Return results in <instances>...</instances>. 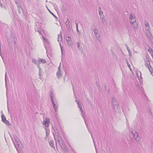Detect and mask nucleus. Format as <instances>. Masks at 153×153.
I'll return each instance as SVG.
<instances>
[{
	"instance_id": "f257e3e1",
	"label": "nucleus",
	"mask_w": 153,
	"mask_h": 153,
	"mask_svg": "<svg viewBox=\"0 0 153 153\" xmlns=\"http://www.w3.org/2000/svg\"><path fill=\"white\" fill-rule=\"evenodd\" d=\"M14 139H13V142L15 147L17 150L18 152L19 153V139L18 137L16 135L13 136Z\"/></svg>"
},
{
	"instance_id": "f03ea898",
	"label": "nucleus",
	"mask_w": 153,
	"mask_h": 153,
	"mask_svg": "<svg viewBox=\"0 0 153 153\" xmlns=\"http://www.w3.org/2000/svg\"><path fill=\"white\" fill-rule=\"evenodd\" d=\"M51 99V100L52 104L53 105V107L55 110V111L56 112L57 110L58 109L57 106L56 105V104L55 102V101L54 100L53 98L54 97V94L51 91H50V93L49 94Z\"/></svg>"
},
{
	"instance_id": "7ed1b4c3",
	"label": "nucleus",
	"mask_w": 153,
	"mask_h": 153,
	"mask_svg": "<svg viewBox=\"0 0 153 153\" xmlns=\"http://www.w3.org/2000/svg\"><path fill=\"white\" fill-rule=\"evenodd\" d=\"M116 100L113 98H112L111 107L114 112H116L118 109V105H116Z\"/></svg>"
},
{
	"instance_id": "20e7f679",
	"label": "nucleus",
	"mask_w": 153,
	"mask_h": 153,
	"mask_svg": "<svg viewBox=\"0 0 153 153\" xmlns=\"http://www.w3.org/2000/svg\"><path fill=\"white\" fill-rule=\"evenodd\" d=\"M13 19L16 25H19V19L18 15L14 10L13 11Z\"/></svg>"
},
{
	"instance_id": "39448f33",
	"label": "nucleus",
	"mask_w": 153,
	"mask_h": 153,
	"mask_svg": "<svg viewBox=\"0 0 153 153\" xmlns=\"http://www.w3.org/2000/svg\"><path fill=\"white\" fill-rule=\"evenodd\" d=\"M59 144L60 146L61 149L64 151H65L66 150V146L64 142L62 141H61L59 140H58Z\"/></svg>"
},
{
	"instance_id": "423d86ee",
	"label": "nucleus",
	"mask_w": 153,
	"mask_h": 153,
	"mask_svg": "<svg viewBox=\"0 0 153 153\" xmlns=\"http://www.w3.org/2000/svg\"><path fill=\"white\" fill-rule=\"evenodd\" d=\"M129 21L131 24L133 25L135 23H136V19L135 16L132 13L129 16Z\"/></svg>"
},
{
	"instance_id": "0eeeda50",
	"label": "nucleus",
	"mask_w": 153,
	"mask_h": 153,
	"mask_svg": "<svg viewBox=\"0 0 153 153\" xmlns=\"http://www.w3.org/2000/svg\"><path fill=\"white\" fill-rule=\"evenodd\" d=\"M95 26H93L92 27V29H93V31L94 32V34L96 36L97 38V36H98L99 37V31L97 29H96V28H94V27H95Z\"/></svg>"
},
{
	"instance_id": "6e6552de",
	"label": "nucleus",
	"mask_w": 153,
	"mask_h": 153,
	"mask_svg": "<svg viewBox=\"0 0 153 153\" xmlns=\"http://www.w3.org/2000/svg\"><path fill=\"white\" fill-rule=\"evenodd\" d=\"M133 137L136 140V141H137V139L138 138V135L137 134V133L136 132V131H135L134 132L133 131H131V133Z\"/></svg>"
},
{
	"instance_id": "1a4fd4ad",
	"label": "nucleus",
	"mask_w": 153,
	"mask_h": 153,
	"mask_svg": "<svg viewBox=\"0 0 153 153\" xmlns=\"http://www.w3.org/2000/svg\"><path fill=\"white\" fill-rule=\"evenodd\" d=\"M145 66L149 69L151 74H152V71L153 69L150 65V62H149V63H146L145 64Z\"/></svg>"
},
{
	"instance_id": "9d476101",
	"label": "nucleus",
	"mask_w": 153,
	"mask_h": 153,
	"mask_svg": "<svg viewBox=\"0 0 153 153\" xmlns=\"http://www.w3.org/2000/svg\"><path fill=\"white\" fill-rule=\"evenodd\" d=\"M49 120L47 119L46 120H44L43 122V125L45 127H48L49 126Z\"/></svg>"
},
{
	"instance_id": "9b49d317",
	"label": "nucleus",
	"mask_w": 153,
	"mask_h": 153,
	"mask_svg": "<svg viewBox=\"0 0 153 153\" xmlns=\"http://www.w3.org/2000/svg\"><path fill=\"white\" fill-rule=\"evenodd\" d=\"M53 134L54 136V138L55 139H56L55 137H56L57 139L58 140H59V139L60 138V135H59V133L57 134H54V133H53Z\"/></svg>"
},
{
	"instance_id": "f8f14e48",
	"label": "nucleus",
	"mask_w": 153,
	"mask_h": 153,
	"mask_svg": "<svg viewBox=\"0 0 153 153\" xmlns=\"http://www.w3.org/2000/svg\"><path fill=\"white\" fill-rule=\"evenodd\" d=\"M66 40L69 46H71L72 45L73 43L71 39H66Z\"/></svg>"
},
{
	"instance_id": "ddd939ff",
	"label": "nucleus",
	"mask_w": 153,
	"mask_h": 153,
	"mask_svg": "<svg viewBox=\"0 0 153 153\" xmlns=\"http://www.w3.org/2000/svg\"><path fill=\"white\" fill-rule=\"evenodd\" d=\"M49 145L50 146L54 149L55 148L54 147L53 141L52 140H51L49 142Z\"/></svg>"
},
{
	"instance_id": "4468645a",
	"label": "nucleus",
	"mask_w": 153,
	"mask_h": 153,
	"mask_svg": "<svg viewBox=\"0 0 153 153\" xmlns=\"http://www.w3.org/2000/svg\"><path fill=\"white\" fill-rule=\"evenodd\" d=\"M76 44L77 46L78 49L79 50H81L82 49V48L81 45H80V42H77L76 43Z\"/></svg>"
},
{
	"instance_id": "2eb2a0df",
	"label": "nucleus",
	"mask_w": 153,
	"mask_h": 153,
	"mask_svg": "<svg viewBox=\"0 0 153 153\" xmlns=\"http://www.w3.org/2000/svg\"><path fill=\"white\" fill-rule=\"evenodd\" d=\"M39 64H40V62L43 64H44L46 63V62L45 59H41L40 58H39Z\"/></svg>"
},
{
	"instance_id": "dca6fc26",
	"label": "nucleus",
	"mask_w": 153,
	"mask_h": 153,
	"mask_svg": "<svg viewBox=\"0 0 153 153\" xmlns=\"http://www.w3.org/2000/svg\"><path fill=\"white\" fill-rule=\"evenodd\" d=\"M125 46H126V47L128 52V53H129V56H131V54H132V53L131 52V51L129 50V48L128 47V46L126 44L125 45Z\"/></svg>"
},
{
	"instance_id": "f3484780",
	"label": "nucleus",
	"mask_w": 153,
	"mask_h": 153,
	"mask_svg": "<svg viewBox=\"0 0 153 153\" xmlns=\"http://www.w3.org/2000/svg\"><path fill=\"white\" fill-rule=\"evenodd\" d=\"M38 68L39 69V76H42V73H41V70H42V69L40 67V65H39V64H38Z\"/></svg>"
},
{
	"instance_id": "a211bd4d",
	"label": "nucleus",
	"mask_w": 153,
	"mask_h": 153,
	"mask_svg": "<svg viewBox=\"0 0 153 153\" xmlns=\"http://www.w3.org/2000/svg\"><path fill=\"white\" fill-rule=\"evenodd\" d=\"M62 74L61 73V72H57L56 73V76L57 78L58 79H59L61 76H62Z\"/></svg>"
},
{
	"instance_id": "6ab92c4d",
	"label": "nucleus",
	"mask_w": 153,
	"mask_h": 153,
	"mask_svg": "<svg viewBox=\"0 0 153 153\" xmlns=\"http://www.w3.org/2000/svg\"><path fill=\"white\" fill-rule=\"evenodd\" d=\"M32 61L33 63H34L35 64H36L38 65V64H39V61L38 62L36 60L34 59H33L32 60Z\"/></svg>"
},
{
	"instance_id": "aec40b11",
	"label": "nucleus",
	"mask_w": 153,
	"mask_h": 153,
	"mask_svg": "<svg viewBox=\"0 0 153 153\" xmlns=\"http://www.w3.org/2000/svg\"><path fill=\"white\" fill-rule=\"evenodd\" d=\"M100 19L102 21V23H104L105 22V19L104 16L103 15L102 16H100Z\"/></svg>"
},
{
	"instance_id": "412c9836",
	"label": "nucleus",
	"mask_w": 153,
	"mask_h": 153,
	"mask_svg": "<svg viewBox=\"0 0 153 153\" xmlns=\"http://www.w3.org/2000/svg\"><path fill=\"white\" fill-rule=\"evenodd\" d=\"M46 7L48 10L50 12V13L55 18H57V17L48 8L47 6H46Z\"/></svg>"
},
{
	"instance_id": "4be33fe9",
	"label": "nucleus",
	"mask_w": 153,
	"mask_h": 153,
	"mask_svg": "<svg viewBox=\"0 0 153 153\" xmlns=\"http://www.w3.org/2000/svg\"><path fill=\"white\" fill-rule=\"evenodd\" d=\"M135 23L136 24H135V25H134L133 26V30L135 31H136L137 28V27H138V26L137 25V23L136 22Z\"/></svg>"
},
{
	"instance_id": "5701e85b",
	"label": "nucleus",
	"mask_w": 153,
	"mask_h": 153,
	"mask_svg": "<svg viewBox=\"0 0 153 153\" xmlns=\"http://www.w3.org/2000/svg\"><path fill=\"white\" fill-rule=\"evenodd\" d=\"M16 4V5L18 8L19 7V0H14ZM18 11L19 12V8H18Z\"/></svg>"
},
{
	"instance_id": "b1692460",
	"label": "nucleus",
	"mask_w": 153,
	"mask_h": 153,
	"mask_svg": "<svg viewBox=\"0 0 153 153\" xmlns=\"http://www.w3.org/2000/svg\"><path fill=\"white\" fill-rule=\"evenodd\" d=\"M1 117L2 121L3 122H4V121H5L6 120V118L4 114H2L1 115Z\"/></svg>"
},
{
	"instance_id": "393cba45",
	"label": "nucleus",
	"mask_w": 153,
	"mask_h": 153,
	"mask_svg": "<svg viewBox=\"0 0 153 153\" xmlns=\"http://www.w3.org/2000/svg\"><path fill=\"white\" fill-rule=\"evenodd\" d=\"M3 122L7 126H10V125L9 121L7 120H6L5 121H4Z\"/></svg>"
},
{
	"instance_id": "a878e982",
	"label": "nucleus",
	"mask_w": 153,
	"mask_h": 153,
	"mask_svg": "<svg viewBox=\"0 0 153 153\" xmlns=\"http://www.w3.org/2000/svg\"><path fill=\"white\" fill-rule=\"evenodd\" d=\"M61 9L62 10V12L63 13H65V7H64L63 6H62L61 8Z\"/></svg>"
},
{
	"instance_id": "bb28decb",
	"label": "nucleus",
	"mask_w": 153,
	"mask_h": 153,
	"mask_svg": "<svg viewBox=\"0 0 153 153\" xmlns=\"http://www.w3.org/2000/svg\"><path fill=\"white\" fill-rule=\"evenodd\" d=\"M148 51L151 54V53H153V51L151 48H149Z\"/></svg>"
},
{
	"instance_id": "cd10ccee",
	"label": "nucleus",
	"mask_w": 153,
	"mask_h": 153,
	"mask_svg": "<svg viewBox=\"0 0 153 153\" xmlns=\"http://www.w3.org/2000/svg\"><path fill=\"white\" fill-rule=\"evenodd\" d=\"M58 41L59 42V37L60 36V39H61V41L62 40V35L61 34V33H60V35H58Z\"/></svg>"
},
{
	"instance_id": "c85d7f7f",
	"label": "nucleus",
	"mask_w": 153,
	"mask_h": 153,
	"mask_svg": "<svg viewBox=\"0 0 153 153\" xmlns=\"http://www.w3.org/2000/svg\"><path fill=\"white\" fill-rule=\"evenodd\" d=\"M87 129H88V131L91 134V137L93 139V143L94 144H95V143H94V138H93V136H92V134L91 133V132L90 131V129H89V128H87Z\"/></svg>"
},
{
	"instance_id": "c756f323",
	"label": "nucleus",
	"mask_w": 153,
	"mask_h": 153,
	"mask_svg": "<svg viewBox=\"0 0 153 153\" xmlns=\"http://www.w3.org/2000/svg\"><path fill=\"white\" fill-rule=\"evenodd\" d=\"M149 56H146V59L147 61V63H149V62H150L149 59Z\"/></svg>"
},
{
	"instance_id": "7c9ffc66",
	"label": "nucleus",
	"mask_w": 153,
	"mask_h": 153,
	"mask_svg": "<svg viewBox=\"0 0 153 153\" xmlns=\"http://www.w3.org/2000/svg\"><path fill=\"white\" fill-rule=\"evenodd\" d=\"M54 134H57L59 133V131L56 128H54Z\"/></svg>"
},
{
	"instance_id": "2f4dec72",
	"label": "nucleus",
	"mask_w": 153,
	"mask_h": 153,
	"mask_svg": "<svg viewBox=\"0 0 153 153\" xmlns=\"http://www.w3.org/2000/svg\"><path fill=\"white\" fill-rule=\"evenodd\" d=\"M7 72H6L5 74V85H7Z\"/></svg>"
},
{
	"instance_id": "473e14b6",
	"label": "nucleus",
	"mask_w": 153,
	"mask_h": 153,
	"mask_svg": "<svg viewBox=\"0 0 153 153\" xmlns=\"http://www.w3.org/2000/svg\"><path fill=\"white\" fill-rule=\"evenodd\" d=\"M77 105H78V107L79 108H80L81 107H82V105H81V103H79V101H78L77 102Z\"/></svg>"
},
{
	"instance_id": "72a5a7b5",
	"label": "nucleus",
	"mask_w": 153,
	"mask_h": 153,
	"mask_svg": "<svg viewBox=\"0 0 153 153\" xmlns=\"http://www.w3.org/2000/svg\"><path fill=\"white\" fill-rule=\"evenodd\" d=\"M61 52L62 53H64V54H65V51L63 49V48L62 46H61Z\"/></svg>"
},
{
	"instance_id": "f704fd0d",
	"label": "nucleus",
	"mask_w": 153,
	"mask_h": 153,
	"mask_svg": "<svg viewBox=\"0 0 153 153\" xmlns=\"http://www.w3.org/2000/svg\"><path fill=\"white\" fill-rule=\"evenodd\" d=\"M66 27L67 28V29L68 30H70V25L69 24H67L66 25Z\"/></svg>"
},
{
	"instance_id": "c9c22d12",
	"label": "nucleus",
	"mask_w": 153,
	"mask_h": 153,
	"mask_svg": "<svg viewBox=\"0 0 153 153\" xmlns=\"http://www.w3.org/2000/svg\"><path fill=\"white\" fill-rule=\"evenodd\" d=\"M98 10L99 12V14H100V16H102L103 15V13L101 11V10H99V9H98Z\"/></svg>"
},
{
	"instance_id": "e433bc0d",
	"label": "nucleus",
	"mask_w": 153,
	"mask_h": 153,
	"mask_svg": "<svg viewBox=\"0 0 153 153\" xmlns=\"http://www.w3.org/2000/svg\"><path fill=\"white\" fill-rule=\"evenodd\" d=\"M145 25L147 27H149V23L147 22H146V23H145Z\"/></svg>"
},
{
	"instance_id": "4c0bfd02",
	"label": "nucleus",
	"mask_w": 153,
	"mask_h": 153,
	"mask_svg": "<svg viewBox=\"0 0 153 153\" xmlns=\"http://www.w3.org/2000/svg\"><path fill=\"white\" fill-rule=\"evenodd\" d=\"M69 22H69V21L68 19H67V21L65 22L66 25L69 24Z\"/></svg>"
},
{
	"instance_id": "58836bf2",
	"label": "nucleus",
	"mask_w": 153,
	"mask_h": 153,
	"mask_svg": "<svg viewBox=\"0 0 153 153\" xmlns=\"http://www.w3.org/2000/svg\"><path fill=\"white\" fill-rule=\"evenodd\" d=\"M43 38V40H44L45 42H48V39H47L46 38H45L44 37H42Z\"/></svg>"
},
{
	"instance_id": "ea45409f",
	"label": "nucleus",
	"mask_w": 153,
	"mask_h": 153,
	"mask_svg": "<svg viewBox=\"0 0 153 153\" xmlns=\"http://www.w3.org/2000/svg\"><path fill=\"white\" fill-rule=\"evenodd\" d=\"M49 132H48V131L46 130V138H47V137L49 135Z\"/></svg>"
},
{
	"instance_id": "a19ab883",
	"label": "nucleus",
	"mask_w": 153,
	"mask_h": 153,
	"mask_svg": "<svg viewBox=\"0 0 153 153\" xmlns=\"http://www.w3.org/2000/svg\"><path fill=\"white\" fill-rule=\"evenodd\" d=\"M80 108V110L81 111V112L82 114H83V110H82V107H81V108Z\"/></svg>"
},
{
	"instance_id": "79ce46f5",
	"label": "nucleus",
	"mask_w": 153,
	"mask_h": 153,
	"mask_svg": "<svg viewBox=\"0 0 153 153\" xmlns=\"http://www.w3.org/2000/svg\"><path fill=\"white\" fill-rule=\"evenodd\" d=\"M60 65H59V67L58 68V71H57V72H60Z\"/></svg>"
},
{
	"instance_id": "37998d69",
	"label": "nucleus",
	"mask_w": 153,
	"mask_h": 153,
	"mask_svg": "<svg viewBox=\"0 0 153 153\" xmlns=\"http://www.w3.org/2000/svg\"><path fill=\"white\" fill-rule=\"evenodd\" d=\"M150 29V27H147V28H146V30L149 31V30Z\"/></svg>"
},
{
	"instance_id": "c03bdc74",
	"label": "nucleus",
	"mask_w": 153,
	"mask_h": 153,
	"mask_svg": "<svg viewBox=\"0 0 153 153\" xmlns=\"http://www.w3.org/2000/svg\"><path fill=\"white\" fill-rule=\"evenodd\" d=\"M85 124L86 125V127L87 128H89L88 127V124H87V123L85 121Z\"/></svg>"
},
{
	"instance_id": "a18cd8bd",
	"label": "nucleus",
	"mask_w": 153,
	"mask_h": 153,
	"mask_svg": "<svg viewBox=\"0 0 153 153\" xmlns=\"http://www.w3.org/2000/svg\"><path fill=\"white\" fill-rule=\"evenodd\" d=\"M105 91H106L107 90H108V91H109V90L106 87V86L105 85Z\"/></svg>"
},
{
	"instance_id": "49530a36",
	"label": "nucleus",
	"mask_w": 153,
	"mask_h": 153,
	"mask_svg": "<svg viewBox=\"0 0 153 153\" xmlns=\"http://www.w3.org/2000/svg\"><path fill=\"white\" fill-rule=\"evenodd\" d=\"M76 31L78 33H80V32H79V29H78V27H76Z\"/></svg>"
},
{
	"instance_id": "de8ad7c7",
	"label": "nucleus",
	"mask_w": 153,
	"mask_h": 153,
	"mask_svg": "<svg viewBox=\"0 0 153 153\" xmlns=\"http://www.w3.org/2000/svg\"><path fill=\"white\" fill-rule=\"evenodd\" d=\"M9 48H10V50H11V49H12V46H11L10 45L9 46Z\"/></svg>"
},
{
	"instance_id": "09e8293b",
	"label": "nucleus",
	"mask_w": 153,
	"mask_h": 153,
	"mask_svg": "<svg viewBox=\"0 0 153 153\" xmlns=\"http://www.w3.org/2000/svg\"><path fill=\"white\" fill-rule=\"evenodd\" d=\"M76 27H78V24L76 23Z\"/></svg>"
},
{
	"instance_id": "8fccbe9b",
	"label": "nucleus",
	"mask_w": 153,
	"mask_h": 153,
	"mask_svg": "<svg viewBox=\"0 0 153 153\" xmlns=\"http://www.w3.org/2000/svg\"><path fill=\"white\" fill-rule=\"evenodd\" d=\"M128 66L129 67V68H130V69L131 70V69L130 68V65L128 64Z\"/></svg>"
},
{
	"instance_id": "3c124183",
	"label": "nucleus",
	"mask_w": 153,
	"mask_h": 153,
	"mask_svg": "<svg viewBox=\"0 0 153 153\" xmlns=\"http://www.w3.org/2000/svg\"><path fill=\"white\" fill-rule=\"evenodd\" d=\"M67 38H69V39H71V37L69 36H67Z\"/></svg>"
},
{
	"instance_id": "603ef678",
	"label": "nucleus",
	"mask_w": 153,
	"mask_h": 153,
	"mask_svg": "<svg viewBox=\"0 0 153 153\" xmlns=\"http://www.w3.org/2000/svg\"><path fill=\"white\" fill-rule=\"evenodd\" d=\"M62 55H64L65 54H64V53H62Z\"/></svg>"
},
{
	"instance_id": "864d4df0",
	"label": "nucleus",
	"mask_w": 153,
	"mask_h": 153,
	"mask_svg": "<svg viewBox=\"0 0 153 153\" xmlns=\"http://www.w3.org/2000/svg\"><path fill=\"white\" fill-rule=\"evenodd\" d=\"M38 31L39 32V33L41 34V31L40 30H38Z\"/></svg>"
},
{
	"instance_id": "5fc2aeb1",
	"label": "nucleus",
	"mask_w": 153,
	"mask_h": 153,
	"mask_svg": "<svg viewBox=\"0 0 153 153\" xmlns=\"http://www.w3.org/2000/svg\"><path fill=\"white\" fill-rule=\"evenodd\" d=\"M36 29L38 31V30H39V28H37L36 29H35V30Z\"/></svg>"
},
{
	"instance_id": "6e6d98bb",
	"label": "nucleus",
	"mask_w": 153,
	"mask_h": 153,
	"mask_svg": "<svg viewBox=\"0 0 153 153\" xmlns=\"http://www.w3.org/2000/svg\"><path fill=\"white\" fill-rule=\"evenodd\" d=\"M101 9V8L100 7H99V9H99V10H100Z\"/></svg>"
},
{
	"instance_id": "4d7b16f0",
	"label": "nucleus",
	"mask_w": 153,
	"mask_h": 153,
	"mask_svg": "<svg viewBox=\"0 0 153 153\" xmlns=\"http://www.w3.org/2000/svg\"><path fill=\"white\" fill-rule=\"evenodd\" d=\"M152 76H153V70H152Z\"/></svg>"
},
{
	"instance_id": "13d9d810",
	"label": "nucleus",
	"mask_w": 153,
	"mask_h": 153,
	"mask_svg": "<svg viewBox=\"0 0 153 153\" xmlns=\"http://www.w3.org/2000/svg\"><path fill=\"white\" fill-rule=\"evenodd\" d=\"M72 87H73V91H74V86L73 85L72 86Z\"/></svg>"
},
{
	"instance_id": "bf43d9fd",
	"label": "nucleus",
	"mask_w": 153,
	"mask_h": 153,
	"mask_svg": "<svg viewBox=\"0 0 153 153\" xmlns=\"http://www.w3.org/2000/svg\"><path fill=\"white\" fill-rule=\"evenodd\" d=\"M14 44H16V42L15 41L14 42Z\"/></svg>"
},
{
	"instance_id": "052dcab7",
	"label": "nucleus",
	"mask_w": 153,
	"mask_h": 153,
	"mask_svg": "<svg viewBox=\"0 0 153 153\" xmlns=\"http://www.w3.org/2000/svg\"><path fill=\"white\" fill-rule=\"evenodd\" d=\"M134 21V20H132V21Z\"/></svg>"
},
{
	"instance_id": "680f3d73",
	"label": "nucleus",
	"mask_w": 153,
	"mask_h": 153,
	"mask_svg": "<svg viewBox=\"0 0 153 153\" xmlns=\"http://www.w3.org/2000/svg\"><path fill=\"white\" fill-rule=\"evenodd\" d=\"M109 91H108V94H109Z\"/></svg>"
},
{
	"instance_id": "e2e57ef3",
	"label": "nucleus",
	"mask_w": 153,
	"mask_h": 153,
	"mask_svg": "<svg viewBox=\"0 0 153 153\" xmlns=\"http://www.w3.org/2000/svg\"><path fill=\"white\" fill-rule=\"evenodd\" d=\"M47 2V1H46V2Z\"/></svg>"
},
{
	"instance_id": "0e129e2a",
	"label": "nucleus",
	"mask_w": 153,
	"mask_h": 153,
	"mask_svg": "<svg viewBox=\"0 0 153 153\" xmlns=\"http://www.w3.org/2000/svg\"><path fill=\"white\" fill-rule=\"evenodd\" d=\"M152 0V1H153V0Z\"/></svg>"
}]
</instances>
